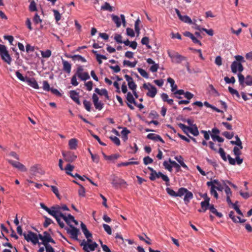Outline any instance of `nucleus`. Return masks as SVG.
<instances>
[{"instance_id":"1","label":"nucleus","mask_w":252,"mask_h":252,"mask_svg":"<svg viewBox=\"0 0 252 252\" xmlns=\"http://www.w3.org/2000/svg\"><path fill=\"white\" fill-rule=\"evenodd\" d=\"M184 195V201L186 204H188L190 200L193 198L192 193L188 190L186 188H181L177 192L176 197H182Z\"/></svg>"},{"instance_id":"2","label":"nucleus","mask_w":252,"mask_h":252,"mask_svg":"<svg viewBox=\"0 0 252 252\" xmlns=\"http://www.w3.org/2000/svg\"><path fill=\"white\" fill-rule=\"evenodd\" d=\"M23 236L24 237L25 239L26 240L27 242H31L32 243L33 245H36V244L40 245L41 244L38 241V239H39V235H37L36 234L34 233V232L31 231H28L27 234L26 233H24Z\"/></svg>"},{"instance_id":"3","label":"nucleus","mask_w":252,"mask_h":252,"mask_svg":"<svg viewBox=\"0 0 252 252\" xmlns=\"http://www.w3.org/2000/svg\"><path fill=\"white\" fill-rule=\"evenodd\" d=\"M0 56L1 59L8 64H11L12 59L5 45L0 44Z\"/></svg>"},{"instance_id":"4","label":"nucleus","mask_w":252,"mask_h":252,"mask_svg":"<svg viewBox=\"0 0 252 252\" xmlns=\"http://www.w3.org/2000/svg\"><path fill=\"white\" fill-rule=\"evenodd\" d=\"M161 178L163 181L165 182L166 185L167 186H169L170 185L169 184V178L166 175L163 174L161 172H157L156 171H155L153 174L150 175L149 178L151 181H154L156 179H158Z\"/></svg>"},{"instance_id":"5","label":"nucleus","mask_w":252,"mask_h":252,"mask_svg":"<svg viewBox=\"0 0 252 252\" xmlns=\"http://www.w3.org/2000/svg\"><path fill=\"white\" fill-rule=\"evenodd\" d=\"M168 54L169 57L172 59V62L177 63H180L182 61L186 59L185 57L173 51H168Z\"/></svg>"},{"instance_id":"6","label":"nucleus","mask_w":252,"mask_h":252,"mask_svg":"<svg viewBox=\"0 0 252 252\" xmlns=\"http://www.w3.org/2000/svg\"><path fill=\"white\" fill-rule=\"evenodd\" d=\"M80 245L83 246V249L85 252H90V251H94L98 246L97 244L94 242L91 244H89L87 242H86L85 240H83Z\"/></svg>"},{"instance_id":"7","label":"nucleus","mask_w":252,"mask_h":252,"mask_svg":"<svg viewBox=\"0 0 252 252\" xmlns=\"http://www.w3.org/2000/svg\"><path fill=\"white\" fill-rule=\"evenodd\" d=\"M143 87L148 91L146 93L147 96L151 98H154L156 96L157 93V89L156 87L151 85L150 83H144L143 85Z\"/></svg>"},{"instance_id":"8","label":"nucleus","mask_w":252,"mask_h":252,"mask_svg":"<svg viewBox=\"0 0 252 252\" xmlns=\"http://www.w3.org/2000/svg\"><path fill=\"white\" fill-rule=\"evenodd\" d=\"M64 229L66 232L70 235L71 239L76 241H79L78 235L79 230L78 228L73 225H70V228L65 227Z\"/></svg>"},{"instance_id":"9","label":"nucleus","mask_w":252,"mask_h":252,"mask_svg":"<svg viewBox=\"0 0 252 252\" xmlns=\"http://www.w3.org/2000/svg\"><path fill=\"white\" fill-rule=\"evenodd\" d=\"M39 238L42 241V244L44 245H49L48 244L49 242L54 244L55 243V241L51 238L50 234L47 231L44 232L43 235L39 234Z\"/></svg>"},{"instance_id":"10","label":"nucleus","mask_w":252,"mask_h":252,"mask_svg":"<svg viewBox=\"0 0 252 252\" xmlns=\"http://www.w3.org/2000/svg\"><path fill=\"white\" fill-rule=\"evenodd\" d=\"M61 206L58 205L53 206L51 207L50 215L54 218H56V216H61L62 218L64 215L62 212Z\"/></svg>"},{"instance_id":"11","label":"nucleus","mask_w":252,"mask_h":252,"mask_svg":"<svg viewBox=\"0 0 252 252\" xmlns=\"http://www.w3.org/2000/svg\"><path fill=\"white\" fill-rule=\"evenodd\" d=\"M120 17L122 22L121 21V20L119 16L115 15H112V20L116 24V26L117 28H119L121 26L122 22L123 23V26L124 27L126 26V21L125 15L124 14H121L120 15Z\"/></svg>"},{"instance_id":"12","label":"nucleus","mask_w":252,"mask_h":252,"mask_svg":"<svg viewBox=\"0 0 252 252\" xmlns=\"http://www.w3.org/2000/svg\"><path fill=\"white\" fill-rule=\"evenodd\" d=\"M30 173L32 176H36L38 174L43 175L44 174L45 172L42 170L40 165L35 164L31 167Z\"/></svg>"},{"instance_id":"13","label":"nucleus","mask_w":252,"mask_h":252,"mask_svg":"<svg viewBox=\"0 0 252 252\" xmlns=\"http://www.w3.org/2000/svg\"><path fill=\"white\" fill-rule=\"evenodd\" d=\"M231 71L236 74L237 71L241 72L244 70V67L241 63H238L237 61H233L231 65Z\"/></svg>"},{"instance_id":"14","label":"nucleus","mask_w":252,"mask_h":252,"mask_svg":"<svg viewBox=\"0 0 252 252\" xmlns=\"http://www.w3.org/2000/svg\"><path fill=\"white\" fill-rule=\"evenodd\" d=\"M92 100L96 109L101 110L103 108L104 104L101 101H99L98 97L95 94H93Z\"/></svg>"},{"instance_id":"15","label":"nucleus","mask_w":252,"mask_h":252,"mask_svg":"<svg viewBox=\"0 0 252 252\" xmlns=\"http://www.w3.org/2000/svg\"><path fill=\"white\" fill-rule=\"evenodd\" d=\"M7 161L14 167L17 168L21 171L25 172L27 170L25 166L18 161H14L11 159H8Z\"/></svg>"},{"instance_id":"16","label":"nucleus","mask_w":252,"mask_h":252,"mask_svg":"<svg viewBox=\"0 0 252 252\" xmlns=\"http://www.w3.org/2000/svg\"><path fill=\"white\" fill-rule=\"evenodd\" d=\"M62 155L65 160L69 162H73L77 158V156L73 153L71 152H68L67 153L63 152Z\"/></svg>"},{"instance_id":"17","label":"nucleus","mask_w":252,"mask_h":252,"mask_svg":"<svg viewBox=\"0 0 252 252\" xmlns=\"http://www.w3.org/2000/svg\"><path fill=\"white\" fill-rule=\"evenodd\" d=\"M175 12L180 20L186 23H188L189 24H192V20L188 16L182 15L180 11L177 8L175 9Z\"/></svg>"},{"instance_id":"18","label":"nucleus","mask_w":252,"mask_h":252,"mask_svg":"<svg viewBox=\"0 0 252 252\" xmlns=\"http://www.w3.org/2000/svg\"><path fill=\"white\" fill-rule=\"evenodd\" d=\"M63 70L67 74H69L71 70V64L67 61L62 58Z\"/></svg>"},{"instance_id":"19","label":"nucleus","mask_w":252,"mask_h":252,"mask_svg":"<svg viewBox=\"0 0 252 252\" xmlns=\"http://www.w3.org/2000/svg\"><path fill=\"white\" fill-rule=\"evenodd\" d=\"M147 137L149 139L154 140L155 141H160L162 143H164V141L159 135L155 133H149L147 135Z\"/></svg>"},{"instance_id":"20","label":"nucleus","mask_w":252,"mask_h":252,"mask_svg":"<svg viewBox=\"0 0 252 252\" xmlns=\"http://www.w3.org/2000/svg\"><path fill=\"white\" fill-rule=\"evenodd\" d=\"M70 98L77 104L80 105L81 102L78 97V93L74 90H71L69 92Z\"/></svg>"},{"instance_id":"21","label":"nucleus","mask_w":252,"mask_h":252,"mask_svg":"<svg viewBox=\"0 0 252 252\" xmlns=\"http://www.w3.org/2000/svg\"><path fill=\"white\" fill-rule=\"evenodd\" d=\"M26 82L29 86L32 87L33 88L35 89H39L38 83L34 78H27Z\"/></svg>"},{"instance_id":"22","label":"nucleus","mask_w":252,"mask_h":252,"mask_svg":"<svg viewBox=\"0 0 252 252\" xmlns=\"http://www.w3.org/2000/svg\"><path fill=\"white\" fill-rule=\"evenodd\" d=\"M81 228L86 238H92V233L88 230L86 225L82 222L81 223Z\"/></svg>"},{"instance_id":"23","label":"nucleus","mask_w":252,"mask_h":252,"mask_svg":"<svg viewBox=\"0 0 252 252\" xmlns=\"http://www.w3.org/2000/svg\"><path fill=\"white\" fill-rule=\"evenodd\" d=\"M62 218L63 219V220L69 226L70 225H72L71 223L73 221H75L74 217L71 214H68L67 216H65L64 215H63Z\"/></svg>"},{"instance_id":"24","label":"nucleus","mask_w":252,"mask_h":252,"mask_svg":"<svg viewBox=\"0 0 252 252\" xmlns=\"http://www.w3.org/2000/svg\"><path fill=\"white\" fill-rule=\"evenodd\" d=\"M94 92L99 95H104L107 99H109L108 92L105 89L100 90L98 88H96L94 90Z\"/></svg>"},{"instance_id":"25","label":"nucleus","mask_w":252,"mask_h":252,"mask_svg":"<svg viewBox=\"0 0 252 252\" xmlns=\"http://www.w3.org/2000/svg\"><path fill=\"white\" fill-rule=\"evenodd\" d=\"M210 198H205V200L202 201L200 203V205L202 208V209L203 211V212H205L208 209H209L210 206L211 205L209 203Z\"/></svg>"},{"instance_id":"26","label":"nucleus","mask_w":252,"mask_h":252,"mask_svg":"<svg viewBox=\"0 0 252 252\" xmlns=\"http://www.w3.org/2000/svg\"><path fill=\"white\" fill-rule=\"evenodd\" d=\"M175 159L180 163V166H182L185 169H188L187 165L184 163L183 158L181 156H176Z\"/></svg>"},{"instance_id":"27","label":"nucleus","mask_w":252,"mask_h":252,"mask_svg":"<svg viewBox=\"0 0 252 252\" xmlns=\"http://www.w3.org/2000/svg\"><path fill=\"white\" fill-rule=\"evenodd\" d=\"M68 145L69 148L71 150H75L77 148V140L75 138L71 139L69 140Z\"/></svg>"},{"instance_id":"28","label":"nucleus","mask_w":252,"mask_h":252,"mask_svg":"<svg viewBox=\"0 0 252 252\" xmlns=\"http://www.w3.org/2000/svg\"><path fill=\"white\" fill-rule=\"evenodd\" d=\"M210 211L219 218L222 217L223 215L221 213L218 212L213 205H211L209 208Z\"/></svg>"},{"instance_id":"29","label":"nucleus","mask_w":252,"mask_h":252,"mask_svg":"<svg viewBox=\"0 0 252 252\" xmlns=\"http://www.w3.org/2000/svg\"><path fill=\"white\" fill-rule=\"evenodd\" d=\"M235 138L236 140H235V141H230L231 144L232 145H236L237 146L240 147V149H243L242 142H241L240 139L239 138V136L238 135H236L235 136Z\"/></svg>"},{"instance_id":"30","label":"nucleus","mask_w":252,"mask_h":252,"mask_svg":"<svg viewBox=\"0 0 252 252\" xmlns=\"http://www.w3.org/2000/svg\"><path fill=\"white\" fill-rule=\"evenodd\" d=\"M169 162L172 164V168H175L177 172H179L181 170V166L176 161L172 160L171 158L169 159Z\"/></svg>"},{"instance_id":"31","label":"nucleus","mask_w":252,"mask_h":252,"mask_svg":"<svg viewBox=\"0 0 252 252\" xmlns=\"http://www.w3.org/2000/svg\"><path fill=\"white\" fill-rule=\"evenodd\" d=\"M74 167L73 165H71L70 164H68L66 165L64 170L65 171V173L70 176H72V173L71 172L73 170Z\"/></svg>"},{"instance_id":"32","label":"nucleus","mask_w":252,"mask_h":252,"mask_svg":"<svg viewBox=\"0 0 252 252\" xmlns=\"http://www.w3.org/2000/svg\"><path fill=\"white\" fill-rule=\"evenodd\" d=\"M189 132L195 136L199 134V131L195 125H194L192 127H190Z\"/></svg>"},{"instance_id":"33","label":"nucleus","mask_w":252,"mask_h":252,"mask_svg":"<svg viewBox=\"0 0 252 252\" xmlns=\"http://www.w3.org/2000/svg\"><path fill=\"white\" fill-rule=\"evenodd\" d=\"M223 186L224 187V191L226 194V196H230L232 195V192L230 188L227 185H226L225 181L223 182Z\"/></svg>"},{"instance_id":"34","label":"nucleus","mask_w":252,"mask_h":252,"mask_svg":"<svg viewBox=\"0 0 252 252\" xmlns=\"http://www.w3.org/2000/svg\"><path fill=\"white\" fill-rule=\"evenodd\" d=\"M141 42L143 45H145L148 49H151V46L149 44V39L148 37L145 36L143 37Z\"/></svg>"},{"instance_id":"35","label":"nucleus","mask_w":252,"mask_h":252,"mask_svg":"<svg viewBox=\"0 0 252 252\" xmlns=\"http://www.w3.org/2000/svg\"><path fill=\"white\" fill-rule=\"evenodd\" d=\"M101 9L104 10H108L110 12L113 11V7L111 6L108 2H105L103 5L101 6Z\"/></svg>"},{"instance_id":"36","label":"nucleus","mask_w":252,"mask_h":252,"mask_svg":"<svg viewBox=\"0 0 252 252\" xmlns=\"http://www.w3.org/2000/svg\"><path fill=\"white\" fill-rule=\"evenodd\" d=\"M136 63H137L136 61H135L134 62H131L129 61H127V60H124L123 61V65L124 66L126 65V66H129L130 67H135Z\"/></svg>"},{"instance_id":"37","label":"nucleus","mask_w":252,"mask_h":252,"mask_svg":"<svg viewBox=\"0 0 252 252\" xmlns=\"http://www.w3.org/2000/svg\"><path fill=\"white\" fill-rule=\"evenodd\" d=\"M220 154L221 158L224 161H226L227 159V156H226V153L224 152V150L222 148H220L218 151Z\"/></svg>"},{"instance_id":"38","label":"nucleus","mask_w":252,"mask_h":252,"mask_svg":"<svg viewBox=\"0 0 252 252\" xmlns=\"http://www.w3.org/2000/svg\"><path fill=\"white\" fill-rule=\"evenodd\" d=\"M213 182L215 183V185H217L216 186V189L222 191L223 189V187L222 186V185L220 184V183L218 180H214Z\"/></svg>"},{"instance_id":"39","label":"nucleus","mask_w":252,"mask_h":252,"mask_svg":"<svg viewBox=\"0 0 252 252\" xmlns=\"http://www.w3.org/2000/svg\"><path fill=\"white\" fill-rule=\"evenodd\" d=\"M140 23V20L138 18L136 20V21L135 22V24H134L135 31L136 32V33H137V35H138L140 33V28L139 27Z\"/></svg>"},{"instance_id":"40","label":"nucleus","mask_w":252,"mask_h":252,"mask_svg":"<svg viewBox=\"0 0 252 252\" xmlns=\"http://www.w3.org/2000/svg\"><path fill=\"white\" fill-rule=\"evenodd\" d=\"M126 99L129 103L134 102V98L130 92H128L126 96Z\"/></svg>"},{"instance_id":"41","label":"nucleus","mask_w":252,"mask_h":252,"mask_svg":"<svg viewBox=\"0 0 252 252\" xmlns=\"http://www.w3.org/2000/svg\"><path fill=\"white\" fill-rule=\"evenodd\" d=\"M211 138L214 141H218L220 143H222L224 141V139L219 135H216L215 134L211 135Z\"/></svg>"},{"instance_id":"42","label":"nucleus","mask_w":252,"mask_h":252,"mask_svg":"<svg viewBox=\"0 0 252 252\" xmlns=\"http://www.w3.org/2000/svg\"><path fill=\"white\" fill-rule=\"evenodd\" d=\"M78 77L82 81H86L90 78L89 73L86 72H83L81 74V76H78Z\"/></svg>"},{"instance_id":"43","label":"nucleus","mask_w":252,"mask_h":252,"mask_svg":"<svg viewBox=\"0 0 252 252\" xmlns=\"http://www.w3.org/2000/svg\"><path fill=\"white\" fill-rule=\"evenodd\" d=\"M179 127L182 129V130L185 133H187L189 130L190 126H187L185 125L180 123L178 124Z\"/></svg>"},{"instance_id":"44","label":"nucleus","mask_w":252,"mask_h":252,"mask_svg":"<svg viewBox=\"0 0 252 252\" xmlns=\"http://www.w3.org/2000/svg\"><path fill=\"white\" fill-rule=\"evenodd\" d=\"M228 91H229V92H230V93L232 95H236L238 98H240V94H239L238 92L236 90H235V89H234L232 88V87H228Z\"/></svg>"},{"instance_id":"45","label":"nucleus","mask_w":252,"mask_h":252,"mask_svg":"<svg viewBox=\"0 0 252 252\" xmlns=\"http://www.w3.org/2000/svg\"><path fill=\"white\" fill-rule=\"evenodd\" d=\"M138 72L140 74V75L144 77L145 78H148L149 75L147 72L143 69L141 68H138L137 69Z\"/></svg>"},{"instance_id":"46","label":"nucleus","mask_w":252,"mask_h":252,"mask_svg":"<svg viewBox=\"0 0 252 252\" xmlns=\"http://www.w3.org/2000/svg\"><path fill=\"white\" fill-rule=\"evenodd\" d=\"M73 57H74V61H80L83 63L86 62V60L85 59V58L81 55H73Z\"/></svg>"},{"instance_id":"47","label":"nucleus","mask_w":252,"mask_h":252,"mask_svg":"<svg viewBox=\"0 0 252 252\" xmlns=\"http://www.w3.org/2000/svg\"><path fill=\"white\" fill-rule=\"evenodd\" d=\"M41 56L43 58H48L51 55V51L50 50H46V51L41 52Z\"/></svg>"},{"instance_id":"48","label":"nucleus","mask_w":252,"mask_h":252,"mask_svg":"<svg viewBox=\"0 0 252 252\" xmlns=\"http://www.w3.org/2000/svg\"><path fill=\"white\" fill-rule=\"evenodd\" d=\"M29 10L32 12L37 11L36 4L34 0H32L30 2V4L29 6Z\"/></svg>"},{"instance_id":"49","label":"nucleus","mask_w":252,"mask_h":252,"mask_svg":"<svg viewBox=\"0 0 252 252\" xmlns=\"http://www.w3.org/2000/svg\"><path fill=\"white\" fill-rule=\"evenodd\" d=\"M138 164H139V162H138V161H128V162H122L118 164V166H128V165H132V164L138 165Z\"/></svg>"},{"instance_id":"50","label":"nucleus","mask_w":252,"mask_h":252,"mask_svg":"<svg viewBox=\"0 0 252 252\" xmlns=\"http://www.w3.org/2000/svg\"><path fill=\"white\" fill-rule=\"evenodd\" d=\"M163 165L169 171L171 172L172 171V164L169 162L164 161L163 163Z\"/></svg>"},{"instance_id":"51","label":"nucleus","mask_w":252,"mask_h":252,"mask_svg":"<svg viewBox=\"0 0 252 252\" xmlns=\"http://www.w3.org/2000/svg\"><path fill=\"white\" fill-rule=\"evenodd\" d=\"M45 220L44 222L43 225L45 227H47L50 224L53 223V221L50 218L46 216L44 217Z\"/></svg>"},{"instance_id":"52","label":"nucleus","mask_w":252,"mask_h":252,"mask_svg":"<svg viewBox=\"0 0 252 252\" xmlns=\"http://www.w3.org/2000/svg\"><path fill=\"white\" fill-rule=\"evenodd\" d=\"M78 185L80 187V189H78V194L81 197H84L85 196V189L81 184H78Z\"/></svg>"},{"instance_id":"53","label":"nucleus","mask_w":252,"mask_h":252,"mask_svg":"<svg viewBox=\"0 0 252 252\" xmlns=\"http://www.w3.org/2000/svg\"><path fill=\"white\" fill-rule=\"evenodd\" d=\"M83 104L87 111H91V103L90 101L84 100L83 101Z\"/></svg>"},{"instance_id":"54","label":"nucleus","mask_w":252,"mask_h":252,"mask_svg":"<svg viewBox=\"0 0 252 252\" xmlns=\"http://www.w3.org/2000/svg\"><path fill=\"white\" fill-rule=\"evenodd\" d=\"M33 21L35 24H38V23H41L42 20L40 19L38 14L37 13H35L33 18Z\"/></svg>"},{"instance_id":"55","label":"nucleus","mask_w":252,"mask_h":252,"mask_svg":"<svg viewBox=\"0 0 252 252\" xmlns=\"http://www.w3.org/2000/svg\"><path fill=\"white\" fill-rule=\"evenodd\" d=\"M120 179L121 178H119L117 177H114L112 181V184L113 186L115 187H118Z\"/></svg>"},{"instance_id":"56","label":"nucleus","mask_w":252,"mask_h":252,"mask_svg":"<svg viewBox=\"0 0 252 252\" xmlns=\"http://www.w3.org/2000/svg\"><path fill=\"white\" fill-rule=\"evenodd\" d=\"M245 84L248 86L252 85V76L251 75H247L246 77Z\"/></svg>"},{"instance_id":"57","label":"nucleus","mask_w":252,"mask_h":252,"mask_svg":"<svg viewBox=\"0 0 252 252\" xmlns=\"http://www.w3.org/2000/svg\"><path fill=\"white\" fill-rule=\"evenodd\" d=\"M166 191L170 196L173 197H176L177 192L173 190L172 189L170 188H167L166 189Z\"/></svg>"},{"instance_id":"58","label":"nucleus","mask_w":252,"mask_h":252,"mask_svg":"<svg viewBox=\"0 0 252 252\" xmlns=\"http://www.w3.org/2000/svg\"><path fill=\"white\" fill-rule=\"evenodd\" d=\"M224 80L227 84H230V83L234 84L235 82V79L234 77H233V76L231 77L230 78H229V77H228L227 76L225 77L224 78Z\"/></svg>"},{"instance_id":"59","label":"nucleus","mask_w":252,"mask_h":252,"mask_svg":"<svg viewBox=\"0 0 252 252\" xmlns=\"http://www.w3.org/2000/svg\"><path fill=\"white\" fill-rule=\"evenodd\" d=\"M222 134L228 139H231L234 136L233 132L230 133L228 131H224L222 132Z\"/></svg>"},{"instance_id":"60","label":"nucleus","mask_w":252,"mask_h":252,"mask_svg":"<svg viewBox=\"0 0 252 252\" xmlns=\"http://www.w3.org/2000/svg\"><path fill=\"white\" fill-rule=\"evenodd\" d=\"M238 77L240 85H243L245 83L246 78H245L244 76L241 73H239L238 74Z\"/></svg>"},{"instance_id":"61","label":"nucleus","mask_w":252,"mask_h":252,"mask_svg":"<svg viewBox=\"0 0 252 252\" xmlns=\"http://www.w3.org/2000/svg\"><path fill=\"white\" fill-rule=\"evenodd\" d=\"M216 189H216V187H212V188H211L210 193L211 194V195H213L215 198L218 199L219 196Z\"/></svg>"},{"instance_id":"62","label":"nucleus","mask_w":252,"mask_h":252,"mask_svg":"<svg viewBox=\"0 0 252 252\" xmlns=\"http://www.w3.org/2000/svg\"><path fill=\"white\" fill-rule=\"evenodd\" d=\"M153 162V159L149 156L143 158V162L145 165H148L152 163Z\"/></svg>"},{"instance_id":"63","label":"nucleus","mask_w":252,"mask_h":252,"mask_svg":"<svg viewBox=\"0 0 252 252\" xmlns=\"http://www.w3.org/2000/svg\"><path fill=\"white\" fill-rule=\"evenodd\" d=\"M103 227L108 234L111 235L112 234L111 228L109 225L107 224H103Z\"/></svg>"},{"instance_id":"64","label":"nucleus","mask_w":252,"mask_h":252,"mask_svg":"<svg viewBox=\"0 0 252 252\" xmlns=\"http://www.w3.org/2000/svg\"><path fill=\"white\" fill-rule=\"evenodd\" d=\"M110 138L117 146H119L120 145V140L117 137L112 136Z\"/></svg>"}]
</instances>
